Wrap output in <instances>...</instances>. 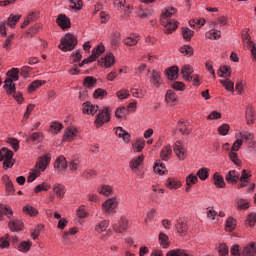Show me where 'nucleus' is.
<instances>
[{"label": "nucleus", "instance_id": "obj_1", "mask_svg": "<svg viewBox=\"0 0 256 256\" xmlns=\"http://www.w3.org/2000/svg\"><path fill=\"white\" fill-rule=\"evenodd\" d=\"M174 13L175 8H171L163 14V17L161 19V25L165 27L164 33H166V35H171V33H173V31H177V27H179L177 21L169 19V17H171V15H173Z\"/></svg>", "mask_w": 256, "mask_h": 256}, {"label": "nucleus", "instance_id": "obj_2", "mask_svg": "<svg viewBox=\"0 0 256 256\" xmlns=\"http://www.w3.org/2000/svg\"><path fill=\"white\" fill-rule=\"evenodd\" d=\"M7 79L4 81V89L8 95L15 93L16 87L14 81H19V70L12 68L7 72Z\"/></svg>", "mask_w": 256, "mask_h": 256}, {"label": "nucleus", "instance_id": "obj_3", "mask_svg": "<svg viewBox=\"0 0 256 256\" xmlns=\"http://www.w3.org/2000/svg\"><path fill=\"white\" fill-rule=\"evenodd\" d=\"M77 46V37L71 33H67L60 42L59 49L61 51H73Z\"/></svg>", "mask_w": 256, "mask_h": 256}, {"label": "nucleus", "instance_id": "obj_4", "mask_svg": "<svg viewBox=\"0 0 256 256\" xmlns=\"http://www.w3.org/2000/svg\"><path fill=\"white\" fill-rule=\"evenodd\" d=\"M105 53V46L103 44H99L96 48L92 50V54L87 59H84L79 67H83V65H87L88 63H93V61H97L98 57H101Z\"/></svg>", "mask_w": 256, "mask_h": 256}, {"label": "nucleus", "instance_id": "obj_5", "mask_svg": "<svg viewBox=\"0 0 256 256\" xmlns=\"http://www.w3.org/2000/svg\"><path fill=\"white\" fill-rule=\"evenodd\" d=\"M110 120L111 114L109 113V108H103L96 116V127H102V125H105V123H109Z\"/></svg>", "mask_w": 256, "mask_h": 256}, {"label": "nucleus", "instance_id": "obj_6", "mask_svg": "<svg viewBox=\"0 0 256 256\" xmlns=\"http://www.w3.org/2000/svg\"><path fill=\"white\" fill-rule=\"evenodd\" d=\"M113 229L115 233H125L129 229V219L125 216H121L118 222L113 223Z\"/></svg>", "mask_w": 256, "mask_h": 256}, {"label": "nucleus", "instance_id": "obj_7", "mask_svg": "<svg viewBox=\"0 0 256 256\" xmlns=\"http://www.w3.org/2000/svg\"><path fill=\"white\" fill-rule=\"evenodd\" d=\"M173 151L180 161H185L187 158V149H185V145H183L181 141L175 142Z\"/></svg>", "mask_w": 256, "mask_h": 256}, {"label": "nucleus", "instance_id": "obj_8", "mask_svg": "<svg viewBox=\"0 0 256 256\" xmlns=\"http://www.w3.org/2000/svg\"><path fill=\"white\" fill-rule=\"evenodd\" d=\"M117 205V198H109L102 204V210L104 213L111 215V213H115Z\"/></svg>", "mask_w": 256, "mask_h": 256}, {"label": "nucleus", "instance_id": "obj_9", "mask_svg": "<svg viewBox=\"0 0 256 256\" xmlns=\"http://www.w3.org/2000/svg\"><path fill=\"white\" fill-rule=\"evenodd\" d=\"M56 23L61 29H70L71 27V20L65 14H59Z\"/></svg>", "mask_w": 256, "mask_h": 256}, {"label": "nucleus", "instance_id": "obj_10", "mask_svg": "<svg viewBox=\"0 0 256 256\" xmlns=\"http://www.w3.org/2000/svg\"><path fill=\"white\" fill-rule=\"evenodd\" d=\"M82 111L86 115H95L99 111V106L91 104V102H84L82 105Z\"/></svg>", "mask_w": 256, "mask_h": 256}, {"label": "nucleus", "instance_id": "obj_11", "mask_svg": "<svg viewBox=\"0 0 256 256\" xmlns=\"http://www.w3.org/2000/svg\"><path fill=\"white\" fill-rule=\"evenodd\" d=\"M239 172H237V170H230L226 176V182L229 183V185H235V183H237V181H239Z\"/></svg>", "mask_w": 256, "mask_h": 256}, {"label": "nucleus", "instance_id": "obj_12", "mask_svg": "<svg viewBox=\"0 0 256 256\" xmlns=\"http://www.w3.org/2000/svg\"><path fill=\"white\" fill-rule=\"evenodd\" d=\"M51 162V157L49 156H42L38 159L36 163V169L39 171H45L47 169V165Z\"/></svg>", "mask_w": 256, "mask_h": 256}, {"label": "nucleus", "instance_id": "obj_13", "mask_svg": "<svg viewBox=\"0 0 256 256\" xmlns=\"http://www.w3.org/2000/svg\"><path fill=\"white\" fill-rule=\"evenodd\" d=\"M8 227L10 231L17 232V231H22L24 224L23 221L16 219V220H10L8 223Z\"/></svg>", "mask_w": 256, "mask_h": 256}, {"label": "nucleus", "instance_id": "obj_14", "mask_svg": "<svg viewBox=\"0 0 256 256\" xmlns=\"http://www.w3.org/2000/svg\"><path fill=\"white\" fill-rule=\"evenodd\" d=\"M100 65H104L105 67H111L115 64V56L113 53H108L104 58L98 61Z\"/></svg>", "mask_w": 256, "mask_h": 256}, {"label": "nucleus", "instance_id": "obj_15", "mask_svg": "<svg viewBox=\"0 0 256 256\" xmlns=\"http://www.w3.org/2000/svg\"><path fill=\"white\" fill-rule=\"evenodd\" d=\"M245 119L247 121V125H253L255 123V110H253V107L248 106L246 108V112H245Z\"/></svg>", "mask_w": 256, "mask_h": 256}, {"label": "nucleus", "instance_id": "obj_16", "mask_svg": "<svg viewBox=\"0 0 256 256\" xmlns=\"http://www.w3.org/2000/svg\"><path fill=\"white\" fill-rule=\"evenodd\" d=\"M181 74L183 75V79H185V81H193V69L190 65H184L181 68Z\"/></svg>", "mask_w": 256, "mask_h": 256}, {"label": "nucleus", "instance_id": "obj_17", "mask_svg": "<svg viewBox=\"0 0 256 256\" xmlns=\"http://www.w3.org/2000/svg\"><path fill=\"white\" fill-rule=\"evenodd\" d=\"M77 137V128L75 127H68L65 130L63 141H73Z\"/></svg>", "mask_w": 256, "mask_h": 256}, {"label": "nucleus", "instance_id": "obj_18", "mask_svg": "<svg viewBox=\"0 0 256 256\" xmlns=\"http://www.w3.org/2000/svg\"><path fill=\"white\" fill-rule=\"evenodd\" d=\"M165 75L167 76L168 79H170L171 81H175V79H177V77H179V67L177 66H172L170 68H168L165 71Z\"/></svg>", "mask_w": 256, "mask_h": 256}, {"label": "nucleus", "instance_id": "obj_19", "mask_svg": "<svg viewBox=\"0 0 256 256\" xmlns=\"http://www.w3.org/2000/svg\"><path fill=\"white\" fill-rule=\"evenodd\" d=\"M140 39L141 36L138 34H131L129 37L124 39V45H127L128 47H135V45L139 43Z\"/></svg>", "mask_w": 256, "mask_h": 256}, {"label": "nucleus", "instance_id": "obj_20", "mask_svg": "<svg viewBox=\"0 0 256 256\" xmlns=\"http://www.w3.org/2000/svg\"><path fill=\"white\" fill-rule=\"evenodd\" d=\"M242 255L244 256H256V243L255 242H251L250 244H248L243 252Z\"/></svg>", "mask_w": 256, "mask_h": 256}, {"label": "nucleus", "instance_id": "obj_21", "mask_svg": "<svg viewBox=\"0 0 256 256\" xmlns=\"http://www.w3.org/2000/svg\"><path fill=\"white\" fill-rule=\"evenodd\" d=\"M172 154H173V148H171V145H168L161 150L160 157L162 161H169Z\"/></svg>", "mask_w": 256, "mask_h": 256}, {"label": "nucleus", "instance_id": "obj_22", "mask_svg": "<svg viewBox=\"0 0 256 256\" xmlns=\"http://www.w3.org/2000/svg\"><path fill=\"white\" fill-rule=\"evenodd\" d=\"M3 215L11 219V217H13V210L5 204H0V219H3Z\"/></svg>", "mask_w": 256, "mask_h": 256}, {"label": "nucleus", "instance_id": "obj_23", "mask_svg": "<svg viewBox=\"0 0 256 256\" xmlns=\"http://www.w3.org/2000/svg\"><path fill=\"white\" fill-rule=\"evenodd\" d=\"M54 167L59 171H65V169H67V159H65L63 156H60L56 159Z\"/></svg>", "mask_w": 256, "mask_h": 256}, {"label": "nucleus", "instance_id": "obj_24", "mask_svg": "<svg viewBox=\"0 0 256 256\" xmlns=\"http://www.w3.org/2000/svg\"><path fill=\"white\" fill-rule=\"evenodd\" d=\"M115 133H116L117 137L123 138V141L125 143H129V141L131 139V135L128 134L127 131L123 130V128L117 127Z\"/></svg>", "mask_w": 256, "mask_h": 256}, {"label": "nucleus", "instance_id": "obj_25", "mask_svg": "<svg viewBox=\"0 0 256 256\" xmlns=\"http://www.w3.org/2000/svg\"><path fill=\"white\" fill-rule=\"evenodd\" d=\"M213 183L219 189H223V187H225V179H223V176L219 175V172L214 173V175H213Z\"/></svg>", "mask_w": 256, "mask_h": 256}, {"label": "nucleus", "instance_id": "obj_26", "mask_svg": "<svg viewBox=\"0 0 256 256\" xmlns=\"http://www.w3.org/2000/svg\"><path fill=\"white\" fill-rule=\"evenodd\" d=\"M53 191L58 199H63L65 197V185L63 184H56L53 187Z\"/></svg>", "mask_w": 256, "mask_h": 256}, {"label": "nucleus", "instance_id": "obj_27", "mask_svg": "<svg viewBox=\"0 0 256 256\" xmlns=\"http://www.w3.org/2000/svg\"><path fill=\"white\" fill-rule=\"evenodd\" d=\"M167 171V167H165V164L161 162V160H158L154 163V173H158V175H163Z\"/></svg>", "mask_w": 256, "mask_h": 256}, {"label": "nucleus", "instance_id": "obj_28", "mask_svg": "<svg viewBox=\"0 0 256 256\" xmlns=\"http://www.w3.org/2000/svg\"><path fill=\"white\" fill-rule=\"evenodd\" d=\"M206 39L217 40L221 38V31L212 29L205 34Z\"/></svg>", "mask_w": 256, "mask_h": 256}, {"label": "nucleus", "instance_id": "obj_29", "mask_svg": "<svg viewBox=\"0 0 256 256\" xmlns=\"http://www.w3.org/2000/svg\"><path fill=\"white\" fill-rule=\"evenodd\" d=\"M7 159H13V151L2 148L0 150V161H5Z\"/></svg>", "mask_w": 256, "mask_h": 256}, {"label": "nucleus", "instance_id": "obj_30", "mask_svg": "<svg viewBox=\"0 0 256 256\" xmlns=\"http://www.w3.org/2000/svg\"><path fill=\"white\" fill-rule=\"evenodd\" d=\"M221 85L225 87L226 91H229L230 93H233L235 91V83L229 79L220 80Z\"/></svg>", "mask_w": 256, "mask_h": 256}, {"label": "nucleus", "instance_id": "obj_31", "mask_svg": "<svg viewBox=\"0 0 256 256\" xmlns=\"http://www.w3.org/2000/svg\"><path fill=\"white\" fill-rule=\"evenodd\" d=\"M21 19V15H15V14H10L7 20V25L8 27H15L17 25V22Z\"/></svg>", "mask_w": 256, "mask_h": 256}, {"label": "nucleus", "instance_id": "obj_32", "mask_svg": "<svg viewBox=\"0 0 256 256\" xmlns=\"http://www.w3.org/2000/svg\"><path fill=\"white\" fill-rule=\"evenodd\" d=\"M96 83H97V79H95L93 76H87L84 79L83 85L87 89H91V87H95Z\"/></svg>", "mask_w": 256, "mask_h": 256}, {"label": "nucleus", "instance_id": "obj_33", "mask_svg": "<svg viewBox=\"0 0 256 256\" xmlns=\"http://www.w3.org/2000/svg\"><path fill=\"white\" fill-rule=\"evenodd\" d=\"M98 193L104 195L105 197H109V195L113 193V188H111L109 185H103L98 188Z\"/></svg>", "mask_w": 256, "mask_h": 256}, {"label": "nucleus", "instance_id": "obj_34", "mask_svg": "<svg viewBox=\"0 0 256 256\" xmlns=\"http://www.w3.org/2000/svg\"><path fill=\"white\" fill-rule=\"evenodd\" d=\"M158 239L160 245L163 246L164 249H167V247H169V236H167L165 233L161 232Z\"/></svg>", "mask_w": 256, "mask_h": 256}, {"label": "nucleus", "instance_id": "obj_35", "mask_svg": "<svg viewBox=\"0 0 256 256\" xmlns=\"http://www.w3.org/2000/svg\"><path fill=\"white\" fill-rule=\"evenodd\" d=\"M23 211L26 213V215H30V217H36V215L39 214V211H37V209L31 205L24 206Z\"/></svg>", "mask_w": 256, "mask_h": 256}, {"label": "nucleus", "instance_id": "obj_36", "mask_svg": "<svg viewBox=\"0 0 256 256\" xmlns=\"http://www.w3.org/2000/svg\"><path fill=\"white\" fill-rule=\"evenodd\" d=\"M151 81L155 87H159V85H161V74H159L157 70L152 71Z\"/></svg>", "mask_w": 256, "mask_h": 256}, {"label": "nucleus", "instance_id": "obj_37", "mask_svg": "<svg viewBox=\"0 0 256 256\" xmlns=\"http://www.w3.org/2000/svg\"><path fill=\"white\" fill-rule=\"evenodd\" d=\"M42 85H45V81H41V80L33 81V82L28 86V91H29L30 93H33V91H37V89H39V87H41Z\"/></svg>", "mask_w": 256, "mask_h": 256}, {"label": "nucleus", "instance_id": "obj_38", "mask_svg": "<svg viewBox=\"0 0 256 256\" xmlns=\"http://www.w3.org/2000/svg\"><path fill=\"white\" fill-rule=\"evenodd\" d=\"M165 101L169 104L175 103V101H177V94H175V92H173L172 90H168L165 95Z\"/></svg>", "mask_w": 256, "mask_h": 256}, {"label": "nucleus", "instance_id": "obj_39", "mask_svg": "<svg viewBox=\"0 0 256 256\" xmlns=\"http://www.w3.org/2000/svg\"><path fill=\"white\" fill-rule=\"evenodd\" d=\"M168 189H179L181 187V182L175 180L174 178H169L166 182Z\"/></svg>", "mask_w": 256, "mask_h": 256}, {"label": "nucleus", "instance_id": "obj_40", "mask_svg": "<svg viewBox=\"0 0 256 256\" xmlns=\"http://www.w3.org/2000/svg\"><path fill=\"white\" fill-rule=\"evenodd\" d=\"M107 227H109V221L103 220L96 225L95 231H97V233H103V231H107Z\"/></svg>", "mask_w": 256, "mask_h": 256}, {"label": "nucleus", "instance_id": "obj_41", "mask_svg": "<svg viewBox=\"0 0 256 256\" xmlns=\"http://www.w3.org/2000/svg\"><path fill=\"white\" fill-rule=\"evenodd\" d=\"M235 227H237V223L235 221V219L233 217H229L226 221V231H234L235 230Z\"/></svg>", "mask_w": 256, "mask_h": 256}, {"label": "nucleus", "instance_id": "obj_42", "mask_svg": "<svg viewBox=\"0 0 256 256\" xmlns=\"http://www.w3.org/2000/svg\"><path fill=\"white\" fill-rule=\"evenodd\" d=\"M197 177H199L201 181H205L206 179L209 178V169L200 168L197 172Z\"/></svg>", "mask_w": 256, "mask_h": 256}, {"label": "nucleus", "instance_id": "obj_43", "mask_svg": "<svg viewBox=\"0 0 256 256\" xmlns=\"http://www.w3.org/2000/svg\"><path fill=\"white\" fill-rule=\"evenodd\" d=\"M219 77H231V67L229 66H221L219 71H218Z\"/></svg>", "mask_w": 256, "mask_h": 256}, {"label": "nucleus", "instance_id": "obj_44", "mask_svg": "<svg viewBox=\"0 0 256 256\" xmlns=\"http://www.w3.org/2000/svg\"><path fill=\"white\" fill-rule=\"evenodd\" d=\"M167 256H189V253L183 249L170 250Z\"/></svg>", "mask_w": 256, "mask_h": 256}, {"label": "nucleus", "instance_id": "obj_45", "mask_svg": "<svg viewBox=\"0 0 256 256\" xmlns=\"http://www.w3.org/2000/svg\"><path fill=\"white\" fill-rule=\"evenodd\" d=\"M43 139H44V136L41 132H34L28 138V141H33V142L40 143V141H43Z\"/></svg>", "mask_w": 256, "mask_h": 256}, {"label": "nucleus", "instance_id": "obj_46", "mask_svg": "<svg viewBox=\"0 0 256 256\" xmlns=\"http://www.w3.org/2000/svg\"><path fill=\"white\" fill-rule=\"evenodd\" d=\"M143 159H145V156L142 154L139 157H137L136 159H133L130 162V167L131 169H137V167H139V165H141V163H143Z\"/></svg>", "mask_w": 256, "mask_h": 256}, {"label": "nucleus", "instance_id": "obj_47", "mask_svg": "<svg viewBox=\"0 0 256 256\" xmlns=\"http://www.w3.org/2000/svg\"><path fill=\"white\" fill-rule=\"evenodd\" d=\"M243 44H244V47L251 49L252 56L254 57V59H256L255 43H253V41H251V40H246L245 42H243Z\"/></svg>", "mask_w": 256, "mask_h": 256}, {"label": "nucleus", "instance_id": "obj_48", "mask_svg": "<svg viewBox=\"0 0 256 256\" xmlns=\"http://www.w3.org/2000/svg\"><path fill=\"white\" fill-rule=\"evenodd\" d=\"M230 160L232 161V163H234V165H236V167H241V160H239L237 153L230 151L228 153Z\"/></svg>", "mask_w": 256, "mask_h": 256}, {"label": "nucleus", "instance_id": "obj_49", "mask_svg": "<svg viewBox=\"0 0 256 256\" xmlns=\"http://www.w3.org/2000/svg\"><path fill=\"white\" fill-rule=\"evenodd\" d=\"M193 30L189 29V28H182V35H183V38L186 40V41H191V37H193Z\"/></svg>", "mask_w": 256, "mask_h": 256}, {"label": "nucleus", "instance_id": "obj_50", "mask_svg": "<svg viewBox=\"0 0 256 256\" xmlns=\"http://www.w3.org/2000/svg\"><path fill=\"white\" fill-rule=\"evenodd\" d=\"M70 7H71V9H76V11H79L83 7V1L82 0H70Z\"/></svg>", "mask_w": 256, "mask_h": 256}, {"label": "nucleus", "instance_id": "obj_51", "mask_svg": "<svg viewBox=\"0 0 256 256\" xmlns=\"http://www.w3.org/2000/svg\"><path fill=\"white\" fill-rule=\"evenodd\" d=\"M134 149H136L138 153H141V151L145 149V140L137 139L134 144Z\"/></svg>", "mask_w": 256, "mask_h": 256}, {"label": "nucleus", "instance_id": "obj_52", "mask_svg": "<svg viewBox=\"0 0 256 256\" xmlns=\"http://www.w3.org/2000/svg\"><path fill=\"white\" fill-rule=\"evenodd\" d=\"M51 189V186L47 185V183L39 184L35 187L34 193H41V191H49Z\"/></svg>", "mask_w": 256, "mask_h": 256}, {"label": "nucleus", "instance_id": "obj_53", "mask_svg": "<svg viewBox=\"0 0 256 256\" xmlns=\"http://www.w3.org/2000/svg\"><path fill=\"white\" fill-rule=\"evenodd\" d=\"M50 129L52 133H59L61 131V129H63V124L59 123V122H53L50 125Z\"/></svg>", "mask_w": 256, "mask_h": 256}, {"label": "nucleus", "instance_id": "obj_54", "mask_svg": "<svg viewBox=\"0 0 256 256\" xmlns=\"http://www.w3.org/2000/svg\"><path fill=\"white\" fill-rule=\"evenodd\" d=\"M94 99H103L107 95V91L104 89L98 88L94 91Z\"/></svg>", "mask_w": 256, "mask_h": 256}, {"label": "nucleus", "instance_id": "obj_55", "mask_svg": "<svg viewBox=\"0 0 256 256\" xmlns=\"http://www.w3.org/2000/svg\"><path fill=\"white\" fill-rule=\"evenodd\" d=\"M197 181H199V178H197V176L190 174L187 178H186V185L188 187H191V185H195V183H197Z\"/></svg>", "mask_w": 256, "mask_h": 256}, {"label": "nucleus", "instance_id": "obj_56", "mask_svg": "<svg viewBox=\"0 0 256 256\" xmlns=\"http://www.w3.org/2000/svg\"><path fill=\"white\" fill-rule=\"evenodd\" d=\"M29 249H31V242H22L19 246H18V250L22 251L23 253H27V251H29Z\"/></svg>", "mask_w": 256, "mask_h": 256}, {"label": "nucleus", "instance_id": "obj_57", "mask_svg": "<svg viewBox=\"0 0 256 256\" xmlns=\"http://www.w3.org/2000/svg\"><path fill=\"white\" fill-rule=\"evenodd\" d=\"M39 29H41V26L36 24L28 29L27 35H30V37H33L37 35V33H39Z\"/></svg>", "mask_w": 256, "mask_h": 256}, {"label": "nucleus", "instance_id": "obj_58", "mask_svg": "<svg viewBox=\"0 0 256 256\" xmlns=\"http://www.w3.org/2000/svg\"><path fill=\"white\" fill-rule=\"evenodd\" d=\"M79 168V158H74L69 163V169L70 171H77Z\"/></svg>", "mask_w": 256, "mask_h": 256}, {"label": "nucleus", "instance_id": "obj_59", "mask_svg": "<svg viewBox=\"0 0 256 256\" xmlns=\"http://www.w3.org/2000/svg\"><path fill=\"white\" fill-rule=\"evenodd\" d=\"M218 133L219 135L225 136L229 133V124H222L219 128H218Z\"/></svg>", "mask_w": 256, "mask_h": 256}, {"label": "nucleus", "instance_id": "obj_60", "mask_svg": "<svg viewBox=\"0 0 256 256\" xmlns=\"http://www.w3.org/2000/svg\"><path fill=\"white\" fill-rule=\"evenodd\" d=\"M243 145V140L241 139H237L233 145L230 151H232V153H235V151H239V149H241V146Z\"/></svg>", "mask_w": 256, "mask_h": 256}, {"label": "nucleus", "instance_id": "obj_61", "mask_svg": "<svg viewBox=\"0 0 256 256\" xmlns=\"http://www.w3.org/2000/svg\"><path fill=\"white\" fill-rule=\"evenodd\" d=\"M255 223H256V215H255V213H250L246 220V224L249 225V227H253V225H255Z\"/></svg>", "mask_w": 256, "mask_h": 256}, {"label": "nucleus", "instance_id": "obj_62", "mask_svg": "<svg viewBox=\"0 0 256 256\" xmlns=\"http://www.w3.org/2000/svg\"><path fill=\"white\" fill-rule=\"evenodd\" d=\"M151 15V12L149 10H145L143 8L138 9V16L141 17V19H147Z\"/></svg>", "mask_w": 256, "mask_h": 256}, {"label": "nucleus", "instance_id": "obj_63", "mask_svg": "<svg viewBox=\"0 0 256 256\" xmlns=\"http://www.w3.org/2000/svg\"><path fill=\"white\" fill-rule=\"evenodd\" d=\"M176 229H177V232H178L180 235H183V233H185V231H187V224L179 222V223L176 225Z\"/></svg>", "mask_w": 256, "mask_h": 256}, {"label": "nucleus", "instance_id": "obj_64", "mask_svg": "<svg viewBox=\"0 0 256 256\" xmlns=\"http://www.w3.org/2000/svg\"><path fill=\"white\" fill-rule=\"evenodd\" d=\"M0 247L2 249H6L7 247H9V234H6L4 238H1Z\"/></svg>", "mask_w": 256, "mask_h": 256}]
</instances>
